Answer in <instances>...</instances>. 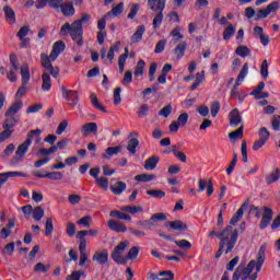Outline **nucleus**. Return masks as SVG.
Returning a JSON list of instances; mask_svg holds the SVG:
<instances>
[{"mask_svg":"<svg viewBox=\"0 0 280 280\" xmlns=\"http://www.w3.org/2000/svg\"><path fill=\"white\" fill-rule=\"evenodd\" d=\"M268 245L264 243L257 254V261L250 260L247 267L241 264L232 276V280H257V272L261 271V266L266 261V249Z\"/></svg>","mask_w":280,"mask_h":280,"instance_id":"1","label":"nucleus"},{"mask_svg":"<svg viewBox=\"0 0 280 280\" xmlns=\"http://www.w3.org/2000/svg\"><path fill=\"white\" fill-rule=\"evenodd\" d=\"M91 21L90 13H83L81 19L75 20L71 24L69 22L65 23L60 28V36H68L70 35L71 39L77 43L78 47H82L84 45V28L82 24L89 23Z\"/></svg>","mask_w":280,"mask_h":280,"instance_id":"2","label":"nucleus"},{"mask_svg":"<svg viewBox=\"0 0 280 280\" xmlns=\"http://www.w3.org/2000/svg\"><path fill=\"white\" fill-rule=\"evenodd\" d=\"M131 215H137V213H143V207L141 206H124L119 210H113L109 212V218H117V220H125L130 222L132 220Z\"/></svg>","mask_w":280,"mask_h":280,"instance_id":"3","label":"nucleus"},{"mask_svg":"<svg viewBox=\"0 0 280 280\" xmlns=\"http://www.w3.org/2000/svg\"><path fill=\"white\" fill-rule=\"evenodd\" d=\"M60 56L59 52H56V50H51L50 55L48 56L47 54H42L40 55V60H42V67L46 69V71H49L50 75L52 78H58L60 75V68L54 67L51 62L56 60Z\"/></svg>","mask_w":280,"mask_h":280,"instance_id":"4","label":"nucleus"},{"mask_svg":"<svg viewBox=\"0 0 280 280\" xmlns=\"http://www.w3.org/2000/svg\"><path fill=\"white\" fill-rule=\"evenodd\" d=\"M30 145H32V138H26V140L18 147L14 158L11 160V163H13V165H16V163H21V161L25 159V154H27Z\"/></svg>","mask_w":280,"mask_h":280,"instance_id":"5","label":"nucleus"},{"mask_svg":"<svg viewBox=\"0 0 280 280\" xmlns=\"http://www.w3.org/2000/svg\"><path fill=\"white\" fill-rule=\"evenodd\" d=\"M128 241L120 242L113 250L112 253V259L115 261V264L126 265V258H124L121 255L126 253V248H128Z\"/></svg>","mask_w":280,"mask_h":280,"instance_id":"6","label":"nucleus"},{"mask_svg":"<svg viewBox=\"0 0 280 280\" xmlns=\"http://www.w3.org/2000/svg\"><path fill=\"white\" fill-rule=\"evenodd\" d=\"M219 237H220V241H223V242H237L240 237V232L234 226L228 225L225 226V229H223L220 232Z\"/></svg>","mask_w":280,"mask_h":280,"instance_id":"7","label":"nucleus"},{"mask_svg":"<svg viewBox=\"0 0 280 280\" xmlns=\"http://www.w3.org/2000/svg\"><path fill=\"white\" fill-rule=\"evenodd\" d=\"M235 244L237 241H220L219 249L215 254V259H220L222 255H229V253H233V248H235Z\"/></svg>","mask_w":280,"mask_h":280,"instance_id":"8","label":"nucleus"},{"mask_svg":"<svg viewBox=\"0 0 280 280\" xmlns=\"http://www.w3.org/2000/svg\"><path fill=\"white\" fill-rule=\"evenodd\" d=\"M279 11V2L273 1L267 5L265 9H259L256 14V21L261 19H268V15L272 14V12Z\"/></svg>","mask_w":280,"mask_h":280,"instance_id":"9","label":"nucleus"},{"mask_svg":"<svg viewBox=\"0 0 280 280\" xmlns=\"http://www.w3.org/2000/svg\"><path fill=\"white\" fill-rule=\"evenodd\" d=\"M62 95L69 106H78V102H80V95L78 94V91L75 90H68L67 88H61Z\"/></svg>","mask_w":280,"mask_h":280,"instance_id":"10","label":"nucleus"},{"mask_svg":"<svg viewBox=\"0 0 280 280\" xmlns=\"http://www.w3.org/2000/svg\"><path fill=\"white\" fill-rule=\"evenodd\" d=\"M207 189L208 196H213V191H215V188H213V179L209 178L208 182L205 178H199L198 184V191L199 194H202Z\"/></svg>","mask_w":280,"mask_h":280,"instance_id":"11","label":"nucleus"},{"mask_svg":"<svg viewBox=\"0 0 280 280\" xmlns=\"http://www.w3.org/2000/svg\"><path fill=\"white\" fill-rule=\"evenodd\" d=\"M129 137L131 139L128 140L127 151L130 152V154H137V148H139V133L133 131L129 135Z\"/></svg>","mask_w":280,"mask_h":280,"instance_id":"12","label":"nucleus"},{"mask_svg":"<svg viewBox=\"0 0 280 280\" xmlns=\"http://www.w3.org/2000/svg\"><path fill=\"white\" fill-rule=\"evenodd\" d=\"M33 176H36V178H48L49 180H62L65 175L61 172L55 171L46 174H40V172H34Z\"/></svg>","mask_w":280,"mask_h":280,"instance_id":"13","label":"nucleus"},{"mask_svg":"<svg viewBox=\"0 0 280 280\" xmlns=\"http://www.w3.org/2000/svg\"><path fill=\"white\" fill-rule=\"evenodd\" d=\"M107 226L115 233H126L128 231V226H126L121 221L109 220L107 222Z\"/></svg>","mask_w":280,"mask_h":280,"instance_id":"14","label":"nucleus"},{"mask_svg":"<svg viewBox=\"0 0 280 280\" xmlns=\"http://www.w3.org/2000/svg\"><path fill=\"white\" fill-rule=\"evenodd\" d=\"M93 261H97L100 266H106L108 264V249H103L102 252H95L92 257Z\"/></svg>","mask_w":280,"mask_h":280,"instance_id":"15","label":"nucleus"},{"mask_svg":"<svg viewBox=\"0 0 280 280\" xmlns=\"http://www.w3.org/2000/svg\"><path fill=\"white\" fill-rule=\"evenodd\" d=\"M81 135L89 137V135H97V122H86L81 127Z\"/></svg>","mask_w":280,"mask_h":280,"instance_id":"16","label":"nucleus"},{"mask_svg":"<svg viewBox=\"0 0 280 280\" xmlns=\"http://www.w3.org/2000/svg\"><path fill=\"white\" fill-rule=\"evenodd\" d=\"M248 209V203H243L241 208L236 211V213L230 220L231 226H235L237 222H240L241 218H244V211Z\"/></svg>","mask_w":280,"mask_h":280,"instance_id":"17","label":"nucleus"},{"mask_svg":"<svg viewBox=\"0 0 280 280\" xmlns=\"http://www.w3.org/2000/svg\"><path fill=\"white\" fill-rule=\"evenodd\" d=\"M127 187L128 186L126 185V183L116 182L115 184L109 186V189H110L112 194H114L115 196H121V194H124V191H126Z\"/></svg>","mask_w":280,"mask_h":280,"instance_id":"18","label":"nucleus"},{"mask_svg":"<svg viewBox=\"0 0 280 280\" xmlns=\"http://www.w3.org/2000/svg\"><path fill=\"white\" fill-rule=\"evenodd\" d=\"M165 3L166 0H148V5L152 12H156L158 10L163 12V10H165Z\"/></svg>","mask_w":280,"mask_h":280,"instance_id":"19","label":"nucleus"},{"mask_svg":"<svg viewBox=\"0 0 280 280\" xmlns=\"http://www.w3.org/2000/svg\"><path fill=\"white\" fill-rule=\"evenodd\" d=\"M3 10L7 22H9L10 25H14L16 23V13H14V9L10 5H5Z\"/></svg>","mask_w":280,"mask_h":280,"instance_id":"20","label":"nucleus"},{"mask_svg":"<svg viewBox=\"0 0 280 280\" xmlns=\"http://www.w3.org/2000/svg\"><path fill=\"white\" fill-rule=\"evenodd\" d=\"M229 117H230V126H240V124H242V115H240V109L237 108L232 109Z\"/></svg>","mask_w":280,"mask_h":280,"instance_id":"21","label":"nucleus"},{"mask_svg":"<svg viewBox=\"0 0 280 280\" xmlns=\"http://www.w3.org/2000/svg\"><path fill=\"white\" fill-rule=\"evenodd\" d=\"M21 108H23L22 101H18V102L13 103L5 112L4 117H14V115H16V113H19V110H21Z\"/></svg>","mask_w":280,"mask_h":280,"instance_id":"22","label":"nucleus"},{"mask_svg":"<svg viewBox=\"0 0 280 280\" xmlns=\"http://www.w3.org/2000/svg\"><path fill=\"white\" fill-rule=\"evenodd\" d=\"M20 73L22 75V84H27L32 78L30 73V65L23 63L20 68Z\"/></svg>","mask_w":280,"mask_h":280,"instance_id":"23","label":"nucleus"},{"mask_svg":"<svg viewBox=\"0 0 280 280\" xmlns=\"http://www.w3.org/2000/svg\"><path fill=\"white\" fill-rule=\"evenodd\" d=\"M166 226H170L173 231H187V223L180 220L168 221Z\"/></svg>","mask_w":280,"mask_h":280,"instance_id":"24","label":"nucleus"},{"mask_svg":"<svg viewBox=\"0 0 280 280\" xmlns=\"http://www.w3.org/2000/svg\"><path fill=\"white\" fill-rule=\"evenodd\" d=\"M160 160L161 159L156 155H153V156L147 159L144 162V170H147V171L156 170V165H159Z\"/></svg>","mask_w":280,"mask_h":280,"instance_id":"25","label":"nucleus"},{"mask_svg":"<svg viewBox=\"0 0 280 280\" xmlns=\"http://www.w3.org/2000/svg\"><path fill=\"white\" fill-rule=\"evenodd\" d=\"M19 124V118L14 116H5V119L2 124V128H7L9 130H14V127Z\"/></svg>","mask_w":280,"mask_h":280,"instance_id":"26","label":"nucleus"},{"mask_svg":"<svg viewBox=\"0 0 280 280\" xmlns=\"http://www.w3.org/2000/svg\"><path fill=\"white\" fill-rule=\"evenodd\" d=\"M90 100H91V104H92V106H94V108H96L97 110H101L102 113H108V110L100 102V98H97V94L92 93L90 95Z\"/></svg>","mask_w":280,"mask_h":280,"instance_id":"27","label":"nucleus"},{"mask_svg":"<svg viewBox=\"0 0 280 280\" xmlns=\"http://www.w3.org/2000/svg\"><path fill=\"white\" fill-rule=\"evenodd\" d=\"M137 226H141L142 229H147L148 231H153L156 229L158 224L152 221L150 218L149 220H139L136 222Z\"/></svg>","mask_w":280,"mask_h":280,"instance_id":"28","label":"nucleus"},{"mask_svg":"<svg viewBox=\"0 0 280 280\" xmlns=\"http://www.w3.org/2000/svg\"><path fill=\"white\" fill-rule=\"evenodd\" d=\"M143 34H145V26L144 25L138 26L137 31L131 36V42L132 43H141V40L143 38Z\"/></svg>","mask_w":280,"mask_h":280,"instance_id":"29","label":"nucleus"},{"mask_svg":"<svg viewBox=\"0 0 280 280\" xmlns=\"http://www.w3.org/2000/svg\"><path fill=\"white\" fill-rule=\"evenodd\" d=\"M61 12L63 16H73V14H75V8H73L72 3L63 2L61 5Z\"/></svg>","mask_w":280,"mask_h":280,"instance_id":"30","label":"nucleus"},{"mask_svg":"<svg viewBox=\"0 0 280 280\" xmlns=\"http://www.w3.org/2000/svg\"><path fill=\"white\" fill-rule=\"evenodd\" d=\"M42 81H43L42 91H50V89H51V77L47 72L43 73Z\"/></svg>","mask_w":280,"mask_h":280,"instance_id":"31","label":"nucleus"},{"mask_svg":"<svg viewBox=\"0 0 280 280\" xmlns=\"http://www.w3.org/2000/svg\"><path fill=\"white\" fill-rule=\"evenodd\" d=\"M280 178V170L276 168L272 173L266 176L267 185H272V183H277Z\"/></svg>","mask_w":280,"mask_h":280,"instance_id":"32","label":"nucleus"},{"mask_svg":"<svg viewBox=\"0 0 280 280\" xmlns=\"http://www.w3.org/2000/svg\"><path fill=\"white\" fill-rule=\"evenodd\" d=\"M242 137H244V125H242L235 131H232V132L229 133V139L231 141H237V139H242Z\"/></svg>","mask_w":280,"mask_h":280,"instance_id":"33","label":"nucleus"},{"mask_svg":"<svg viewBox=\"0 0 280 280\" xmlns=\"http://www.w3.org/2000/svg\"><path fill=\"white\" fill-rule=\"evenodd\" d=\"M232 36H235V26L229 24L223 31V40H231Z\"/></svg>","mask_w":280,"mask_h":280,"instance_id":"34","label":"nucleus"},{"mask_svg":"<svg viewBox=\"0 0 280 280\" xmlns=\"http://www.w3.org/2000/svg\"><path fill=\"white\" fill-rule=\"evenodd\" d=\"M32 215L36 220V222H40V220H43V218H45V210L43 209V207L37 206L33 209Z\"/></svg>","mask_w":280,"mask_h":280,"instance_id":"35","label":"nucleus"},{"mask_svg":"<svg viewBox=\"0 0 280 280\" xmlns=\"http://www.w3.org/2000/svg\"><path fill=\"white\" fill-rule=\"evenodd\" d=\"M119 152H121V147H109L103 154V159H110V156L119 154Z\"/></svg>","mask_w":280,"mask_h":280,"instance_id":"36","label":"nucleus"},{"mask_svg":"<svg viewBox=\"0 0 280 280\" xmlns=\"http://www.w3.org/2000/svg\"><path fill=\"white\" fill-rule=\"evenodd\" d=\"M154 178H156V175L154 174H140L135 176V180H137L138 183H150V180H154Z\"/></svg>","mask_w":280,"mask_h":280,"instance_id":"37","label":"nucleus"},{"mask_svg":"<svg viewBox=\"0 0 280 280\" xmlns=\"http://www.w3.org/2000/svg\"><path fill=\"white\" fill-rule=\"evenodd\" d=\"M124 12V2H119L116 7H113V9L107 12V16H119Z\"/></svg>","mask_w":280,"mask_h":280,"instance_id":"38","label":"nucleus"},{"mask_svg":"<svg viewBox=\"0 0 280 280\" xmlns=\"http://www.w3.org/2000/svg\"><path fill=\"white\" fill-rule=\"evenodd\" d=\"M80 260L79 266L83 268L84 264L89 261V255L86 254V247H79Z\"/></svg>","mask_w":280,"mask_h":280,"instance_id":"39","label":"nucleus"},{"mask_svg":"<svg viewBox=\"0 0 280 280\" xmlns=\"http://www.w3.org/2000/svg\"><path fill=\"white\" fill-rule=\"evenodd\" d=\"M186 49H187V43L186 42L179 43L177 47L174 49L175 56H177V58H183V56H185Z\"/></svg>","mask_w":280,"mask_h":280,"instance_id":"40","label":"nucleus"},{"mask_svg":"<svg viewBox=\"0 0 280 280\" xmlns=\"http://www.w3.org/2000/svg\"><path fill=\"white\" fill-rule=\"evenodd\" d=\"M86 235H89V231L86 230L78 232L77 237L80 240L79 248L86 247Z\"/></svg>","mask_w":280,"mask_h":280,"instance_id":"41","label":"nucleus"},{"mask_svg":"<svg viewBox=\"0 0 280 280\" xmlns=\"http://www.w3.org/2000/svg\"><path fill=\"white\" fill-rule=\"evenodd\" d=\"M137 115H138L139 118L148 117V115H150V105H148V104H142V105L138 108Z\"/></svg>","mask_w":280,"mask_h":280,"instance_id":"42","label":"nucleus"},{"mask_svg":"<svg viewBox=\"0 0 280 280\" xmlns=\"http://www.w3.org/2000/svg\"><path fill=\"white\" fill-rule=\"evenodd\" d=\"M5 178V180L8 182L9 178H16V177H21V178H27V174L22 173V172H7V173H2Z\"/></svg>","mask_w":280,"mask_h":280,"instance_id":"43","label":"nucleus"},{"mask_svg":"<svg viewBox=\"0 0 280 280\" xmlns=\"http://www.w3.org/2000/svg\"><path fill=\"white\" fill-rule=\"evenodd\" d=\"M16 244L14 242L8 243L4 248L1 250L2 255H8L9 257H12L14 255V247Z\"/></svg>","mask_w":280,"mask_h":280,"instance_id":"44","label":"nucleus"},{"mask_svg":"<svg viewBox=\"0 0 280 280\" xmlns=\"http://www.w3.org/2000/svg\"><path fill=\"white\" fill-rule=\"evenodd\" d=\"M235 54L241 58H246V56H250V49L247 46H238Z\"/></svg>","mask_w":280,"mask_h":280,"instance_id":"45","label":"nucleus"},{"mask_svg":"<svg viewBox=\"0 0 280 280\" xmlns=\"http://www.w3.org/2000/svg\"><path fill=\"white\" fill-rule=\"evenodd\" d=\"M139 246L131 247L126 255V261H128V259H137V257H139Z\"/></svg>","mask_w":280,"mask_h":280,"instance_id":"46","label":"nucleus"},{"mask_svg":"<svg viewBox=\"0 0 280 280\" xmlns=\"http://www.w3.org/2000/svg\"><path fill=\"white\" fill-rule=\"evenodd\" d=\"M45 226H46L45 235L46 237H49V235L54 233V219H51V217L46 219Z\"/></svg>","mask_w":280,"mask_h":280,"instance_id":"47","label":"nucleus"},{"mask_svg":"<svg viewBox=\"0 0 280 280\" xmlns=\"http://www.w3.org/2000/svg\"><path fill=\"white\" fill-rule=\"evenodd\" d=\"M258 137L261 141L268 142V139H270V131H268V128L261 127L258 130Z\"/></svg>","mask_w":280,"mask_h":280,"instance_id":"48","label":"nucleus"},{"mask_svg":"<svg viewBox=\"0 0 280 280\" xmlns=\"http://www.w3.org/2000/svg\"><path fill=\"white\" fill-rule=\"evenodd\" d=\"M12 135H14V130L3 128V131L0 132V143H3V141H8V139H10Z\"/></svg>","mask_w":280,"mask_h":280,"instance_id":"49","label":"nucleus"},{"mask_svg":"<svg viewBox=\"0 0 280 280\" xmlns=\"http://www.w3.org/2000/svg\"><path fill=\"white\" fill-rule=\"evenodd\" d=\"M145 69V61L140 59L137 63L135 75L139 78V75H143V71Z\"/></svg>","mask_w":280,"mask_h":280,"instance_id":"50","label":"nucleus"},{"mask_svg":"<svg viewBox=\"0 0 280 280\" xmlns=\"http://www.w3.org/2000/svg\"><path fill=\"white\" fill-rule=\"evenodd\" d=\"M162 23H163V11L160 10V12L153 19V28L159 30Z\"/></svg>","mask_w":280,"mask_h":280,"instance_id":"51","label":"nucleus"},{"mask_svg":"<svg viewBox=\"0 0 280 280\" xmlns=\"http://www.w3.org/2000/svg\"><path fill=\"white\" fill-rule=\"evenodd\" d=\"M10 70L19 71V59L16 58V55H14V54L10 55Z\"/></svg>","mask_w":280,"mask_h":280,"instance_id":"52","label":"nucleus"},{"mask_svg":"<svg viewBox=\"0 0 280 280\" xmlns=\"http://www.w3.org/2000/svg\"><path fill=\"white\" fill-rule=\"evenodd\" d=\"M172 110H173V107H172V104H168L166 106H164L160 112H159V115L161 117H170V115H172Z\"/></svg>","mask_w":280,"mask_h":280,"instance_id":"53","label":"nucleus"},{"mask_svg":"<svg viewBox=\"0 0 280 280\" xmlns=\"http://www.w3.org/2000/svg\"><path fill=\"white\" fill-rule=\"evenodd\" d=\"M246 75H248V62H245L243 68L241 69L237 75L238 82H244V78H246Z\"/></svg>","mask_w":280,"mask_h":280,"instance_id":"54","label":"nucleus"},{"mask_svg":"<svg viewBox=\"0 0 280 280\" xmlns=\"http://www.w3.org/2000/svg\"><path fill=\"white\" fill-rule=\"evenodd\" d=\"M95 182L101 189H104V191L108 189V179L106 177H98L95 179Z\"/></svg>","mask_w":280,"mask_h":280,"instance_id":"55","label":"nucleus"},{"mask_svg":"<svg viewBox=\"0 0 280 280\" xmlns=\"http://www.w3.org/2000/svg\"><path fill=\"white\" fill-rule=\"evenodd\" d=\"M148 196H152V198H165V191L161 189L148 190Z\"/></svg>","mask_w":280,"mask_h":280,"instance_id":"56","label":"nucleus"},{"mask_svg":"<svg viewBox=\"0 0 280 280\" xmlns=\"http://www.w3.org/2000/svg\"><path fill=\"white\" fill-rule=\"evenodd\" d=\"M260 75L264 78V80H267L268 78V60H264L260 66Z\"/></svg>","mask_w":280,"mask_h":280,"instance_id":"57","label":"nucleus"},{"mask_svg":"<svg viewBox=\"0 0 280 280\" xmlns=\"http://www.w3.org/2000/svg\"><path fill=\"white\" fill-rule=\"evenodd\" d=\"M28 34H30V26L24 25L18 32V38H20V40H23V38H25V36H27Z\"/></svg>","mask_w":280,"mask_h":280,"instance_id":"58","label":"nucleus"},{"mask_svg":"<svg viewBox=\"0 0 280 280\" xmlns=\"http://www.w3.org/2000/svg\"><path fill=\"white\" fill-rule=\"evenodd\" d=\"M66 233L69 237H73L75 235V223L68 222L66 226Z\"/></svg>","mask_w":280,"mask_h":280,"instance_id":"59","label":"nucleus"},{"mask_svg":"<svg viewBox=\"0 0 280 280\" xmlns=\"http://www.w3.org/2000/svg\"><path fill=\"white\" fill-rule=\"evenodd\" d=\"M210 113L212 117H218V114L220 113V102L215 101L211 104Z\"/></svg>","mask_w":280,"mask_h":280,"instance_id":"60","label":"nucleus"},{"mask_svg":"<svg viewBox=\"0 0 280 280\" xmlns=\"http://www.w3.org/2000/svg\"><path fill=\"white\" fill-rule=\"evenodd\" d=\"M187 121H189V114L183 113L178 116L177 122L179 126H187Z\"/></svg>","mask_w":280,"mask_h":280,"instance_id":"61","label":"nucleus"},{"mask_svg":"<svg viewBox=\"0 0 280 280\" xmlns=\"http://www.w3.org/2000/svg\"><path fill=\"white\" fill-rule=\"evenodd\" d=\"M159 277H163L161 280H174V272L172 270L161 271Z\"/></svg>","mask_w":280,"mask_h":280,"instance_id":"62","label":"nucleus"},{"mask_svg":"<svg viewBox=\"0 0 280 280\" xmlns=\"http://www.w3.org/2000/svg\"><path fill=\"white\" fill-rule=\"evenodd\" d=\"M66 45L65 42L58 40L54 44L52 50H55L57 54H62V50L65 49Z\"/></svg>","mask_w":280,"mask_h":280,"instance_id":"63","label":"nucleus"},{"mask_svg":"<svg viewBox=\"0 0 280 280\" xmlns=\"http://www.w3.org/2000/svg\"><path fill=\"white\" fill-rule=\"evenodd\" d=\"M139 12V4L138 3H133L131 4V9L129 14L127 15L128 19H135V16H137Z\"/></svg>","mask_w":280,"mask_h":280,"instance_id":"64","label":"nucleus"}]
</instances>
